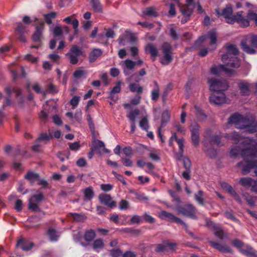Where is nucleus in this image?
Wrapping results in <instances>:
<instances>
[{
    "instance_id": "nucleus-48",
    "label": "nucleus",
    "mask_w": 257,
    "mask_h": 257,
    "mask_svg": "<svg viewBox=\"0 0 257 257\" xmlns=\"http://www.w3.org/2000/svg\"><path fill=\"white\" fill-rule=\"evenodd\" d=\"M70 52L72 54L77 55L78 56L82 55V50L79 48L78 46L75 45H74L71 47L70 49Z\"/></svg>"
},
{
    "instance_id": "nucleus-29",
    "label": "nucleus",
    "mask_w": 257,
    "mask_h": 257,
    "mask_svg": "<svg viewBox=\"0 0 257 257\" xmlns=\"http://www.w3.org/2000/svg\"><path fill=\"white\" fill-rule=\"evenodd\" d=\"M57 16V13L56 12H51L49 13L44 14L43 18L46 23L48 25H50L52 24V20L55 19Z\"/></svg>"
},
{
    "instance_id": "nucleus-30",
    "label": "nucleus",
    "mask_w": 257,
    "mask_h": 257,
    "mask_svg": "<svg viewBox=\"0 0 257 257\" xmlns=\"http://www.w3.org/2000/svg\"><path fill=\"white\" fill-rule=\"evenodd\" d=\"M128 88L132 92H136L138 94H140L143 92V87L135 83H131L128 85Z\"/></svg>"
},
{
    "instance_id": "nucleus-57",
    "label": "nucleus",
    "mask_w": 257,
    "mask_h": 257,
    "mask_svg": "<svg viewBox=\"0 0 257 257\" xmlns=\"http://www.w3.org/2000/svg\"><path fill=\"white\" fill-rule=\"evenodd\" d=\"M138 25H141L142 27L147 28L149 30L152 29L154 27V25L153 23L148 22H139Z\"/></svg>"
},
{
    "instance_id": "nucleus-11",
    "label": "nucleus",
    "mask_w": 257,
    "mask_h": 257,
    "mask_svg": "<svg viewBox=\"0 0 257 257\" xmlns=\"http://www.w3.org/2000/svg\"><path fill=\"white\" fill-rule=\"evenodd\" d=\"M5 91L7 93L8 96L5 97V102L3 104V108L2 109L3 110H4L5 106H11L12 104V102L10 99V97L12 92L16 94L17 97L21 96L22 93L21 89L17 87H14L13 89H12L10 86H8L5 88Z\"/></svg>"
},
{
    "instance_id": "nucleus-15",
    "label": "nucleus",
    "mask_w": 257,
    "mask_h": 257,
    "mask_svg": "<svg viewBox=\"0 0 257 257\" xmlns=\"http://www.w3.org/2000/svg\"><path fill=\"white\" fill-rule=\"evenodd\" d=\"M140 111L139 109L138 108H136L131 111L127 115V117L131 122V130L130 131V133L131 134H134L136 131V118L137 116L140 115Z\"/></svg>"
},
{
    "instance_id": "nucleus-21",
    "label": "nucleus",
    "mask_w": 257,
    "mask_h": 257,
    "mask_svg": "<svg viewBox=\"0 0 257 257\" xmlns=\"http://www.w3.org/2000/svg\"><path fill=\"white\" fill-rule=\"evenodd\" d=\"M194 108L195 109V115L197 120L199 121H204L207 117L204 110L197 105H194Z\"/></svg>"
},
{
    "instance_id": "nucleus-26",
    "label": "nucleus",
    "mask_w": 257,
    "mask_h": 257,
    "mask_svg": "<svg viewBox=\"0 0 257 257\" xmlns=\"http://www.w3.org/2000/svg\"><path fill=\"white\" fill-rule=\"evenodd\" d=\"M40 176L37 173L29 171L24 176V178L31 183H34L36 180H39Z\"/></svg>"
},
{
    "instance_id": "nucleus-53",
    "label": "nucleus",
    "mask_w": 257,
    "mask_h": 257,
    "mask_svg": "<svg viewBox=\"0 0 257 257\" xmlns=\"http://www.w3.org/2000/svg\"><path fill=\"white\" fill-rule=\"evenodd\" d=\"M136 198L140 201H146L149 200L148 197L145 195L144 193L136 192L135 193Z\"/></svg>"
},
{
    "instance_id": "nucleus-55",
    "label": "nucleus",
    "mask_w": 257,
    "mask_h": 257,
    "mask_svg": "<svg viewBox=\"0 0 257 257\" xmlns=\"http://www.w3.org/2000/svg\"><path fill=\"white\" fill-rule=\"evenodd\" d=\"M85 74V72L84 70L80 69H78L74 72L73 76L74 78L76 79H79L83 76V75Z\"/></svg>"
},
{
    "instance_id": "nucleus-27",
    "label": "nucleus",
    "mask_w": 257,
    "mask_h": 257,
    "mask_svg": "<svg viewBox=\"0 0 257 257\" xmlns=\"http://www.w3.org/2000/svg\"><path fill=\"white\" fill-rule=\"evenodd\" d=\"M238 87L241 95H248L250 94L249 84L247 82H241L238 84Z\"/></svg>"
},
{
    "instance_id": "nucleus-28",
    "label": "nucleus",
    "mask_w": 257,
    "mask_h": 257,
    "mask_svg": "<svg viewBox=\"0 0 257 257\" xmlns=\"http://www.w3.org/2000/svg\"><path fill=\"white\" fill-rule=\"evenodd\" d=\"M194 7H188L186 5H182L180 7V12L183 16L191 17L194 11Z\"/></svg>"
},
{
    "instance_id": "nucleus-19",
    "label": "nucleus",
    "mask_w": 257,
    "mask_h": 257,
    "mask_svg": "<svg viewBox=\"0 0 257 257\" xmlns=\"http://www.w3.org/2000/svg\"><path fill=\"white\" fill-rule=\"evenodd\" d=\"M222 136L220 133L219 134H215L212 136H210L209 139V141L211 146H213L216 145L217 147H220L221 146H223V144L221 141V138Z\"/></svg>"
},
{
    "instance_id": "nucleus-59",
    "label": "nucleus",
    "mask_w": 257,
    "mask_h": 257,
    "mask_svg": "<svg viewBox=\"0 0 257 257\" xmlns=\"http://www.w3.org/2000/svg\"><path fill=\"white\" fill-rule=\"evenodd\" d=\"M69 148L71 151H77L80 148V143L79 142H75L73 143H69Z\"/></svg>"
},
{
    "instance_id": "nucleus-6",
    "label": "nucleus",
    "mask_w": 257,
    "mask_h": 257,
    "mask_svg": "<svg viewBox=\"0 0 257 257\" xmlns=\"http://www.w3.org/2000/svg\"><path fill=\"white\" fill-rule=\"evenodd\" d=\"M210 84V89L213 92H222L228 87L227 82L225 80H219L215 78L210 79L208 81Z\"/></svg>"
},
{
    "instance_id": "nucleus-36",
    "label": "nucleus",
    "mask_w": 257,
    "mask_h": 257,
    "mask_svg": "<svg viewBox=\"0 0 257 257\" xmlns=\"http://www.w3.org/2000/svg\"><path fill=\"white\" fill-rule=\"evenodd\" d=\"M84 200H90L94 196V193L92 187L85 188L84 190Z\"/></svg>"
},
{
    "instance_id": "nucleus-7",
    "label": "nucleus",
    "mask_w": 257,
    "mask_h": 257,
    "mask_svg": "<svg viewBox=\"0 0 257 257\" xmlns=\"http://www.w3.org/2000/svg\"><path fill=\"white\" fill-rule=\"evenodd\" d=\"M177 210L179 213L184 216L193 219H197V217L196 215V208L191 204H187L183 206H178L177 207Z\"/></svg>"
},
{
    "instance_id": "nucleus-13",
    "label": "nucleus",
    "mask_w": 257,
    "mask_h": 257,
    "mask_svg": "<svg viewBox=\"0 0 257 257\" xmlns=\"http://www.w3.org/2000/svg\"><path fill=\"white\" fill-rule=\"evenodd\" d=\"M44 25L45 23L43 21L38 22L36 25V30L32 36V39L34 42H40L41 41Z\"/></svg>"
},
{
    "instance_id": "nucleus-14",
    "label": "nucleus",
    "mask_w": 257,
    "mask_h": 257,
    "mask_svg": "<svg viewBox=\"0 0 257 257\" xmlns=\"http://www.w3.org/2000/svg\"><path fill=\"white\" fill-rule=\"evenodd\" d=\"M207 39L210 40V44L213 45L216 43L217 41L216 35L215 32L210 31L208 32L207 35H204L200 37L195 42V45L198 46L204 42Z\"/></svg>"
},
{
    "instance_id": "nucleus-12",
    "label": "nucleus",
    "mask_w": 257,
    "mask_h": 257,
    "mask_svg": "<svg viewBox=\"0 0 257 257\" xmlns=\"http://www.w3.org/2000/svg\"><path fill=\"white\" fill-rule=\"evenodd\" d=\"M210 102L215 105H220L225 102V95L222 92H214L209 97Z\"/></svg>"
},
{
    "instance_id": "nucleus-64",
    "label": "nucleus",
    "mask_w": 257,
    "mask_h": 257,
    "mask_svg": "<svg viewBox=\"0 0 257 257\" xmlns=\"http://www.w3.org/2000/svg\"><path fill=\"white\" fill-rule=\"evenodd\" d=\"M170 35L174 40H177L179 39V35L176 32L174 28L172 27L170 29Z\"/></svg>"
},
{
    "instance_id": "nucleus-32",
    "label": "nucleus",
    "mask_w": 257,
    "mask_h": 257,
    "mask_svg": "<svg viewBox=\"0 0 257 257\" xmlns=\"http://www.w3.org/2000/svg\"><path fill=\"white\" fill-rule=\"evenodd\" d=\"M50 31L52 33L54 38L60 37L63 34V30L61 27L56 26L54 28L50 27Z\"/></svg>"
},
{
    "instance_id": "nucleus-44",
    "label": "nucleus",
    "mask_w": 257,
    "mask_h": 257,
    "mask_svg": "<svg viewBox=\"0 0 257 257\" xmlns=\"http://www.w3.org/2000/svg\"><path fill=\"white\" fill-rule=\"evenodd\" d=\"M221 186L223 189H224L225 191L228 193L230 195L232 194L234 192L235 190L233 188V187L225 182H223L221 184Z\"/></svg>"
},
{
    "instance_id": "nucleus-22",
    "label": "nucleus",
    "mask_w": 257,
    "mask_h": 257,
    "mask_svg": "<svg viewBox=\"0 0 257 257\" xmlns=\"http://www.w3.org/2000/svg\"><path fill=\"white\" fill-rule=\"evenodd\" d=\"M146 53L150 54L151 57L155 58L158 55V51L156 47L152 43L148 44L145 47Z\"/></svg>"
},
{
    "instance_id": "nucleus-35",
    "label": "nucleus",
    "mask_w": 257,
    "mask_h": 257,
    "mask_svg": "<svg viewBox=\"0 0 257 257\" xmlns=\"http://www.w3.org/2000/svg\"><path fill=\"white\" fill-rule=\"evenodd\" d=\"M203 195L204 192L201 190L194 195L195 200L201 205H204L205 204V201L203 198Z\"/></svg>"
},
{
    "instance_id": "nucleus-34",
    "label": "nucleus",
    "mask_w": 257,
    "mask_h": 257,
    "mask_svg": "<svg viewBox=\"0 0 257 257\" xmlns=\"http://www.w3.org/2000/svg\"><path fill=\"white\" fill-rule=\"evenodd\" d=\"M47 234L49 236L51 241H56L58 240L59 236L57 235V232L55 229L49 228L47 230Z\"/></svg>"
},
{
    "instance_id": "nucleus-24",
    "label": "nucleus",
    "mask_w": 257,
    "mask_h": 257,
    "mask_svg": "<svg viewBox=\"0 0 257 257\" xmlns=\"http://www.w3.org/2000/svg\"><path fill=\"white\" fill-rule=\"evenodd\" d=\"M102 54V51L100 49L95 48L92 50L89 55L88 60L89 62L93 63Z\"/></svg>"
},
{
    "instance_id": "nucleus-51",
    "label": "nucleus",
    "mask_w": 257,
    "mask_h": 257,
    "mask_svg": "<svg viewBox=\"0 0 257 257\" xmlns=\"http://www.w3.org/2000/svg\"><path fill=\"white\" fill-rule=\"evenodd\" d=\"M87 120L88 121L89 127L91 132L92 134H94L95 132V126L93 122L92 118L91 117L90 114H88L87 115Z\"/></svg>"
},
{
    "instance_id": "nucleus-61",
    "label": "nucleus",
    "mask_w": 257,
    "mask_h": 257,
    "mask_svg": "<svg viewBox=\"0 0 257 257\" xmlns=\"http://www.w3.org/2000/svg\"><path fill=\"white\" fill-rule=\"evenodd\" d=\"M80 101V97L74 96L71 99L70 103L72 106L73 108H75L78 104Z\"/></svg>"
},
{
    "instance_id": "nucleus-52",
    "label": "nucleus",
    "mask_w": 257,
    "mask_h": 257,
    "mask_svg": "<svg viewBox=\"0 0 257 257\" xmlns=\"http://www.w3.org/2000/svg\"><path fill=\"white\" fill-rule=\"evenodd\" d=\"M224 214H225V217L231 220L232 221H234V222H236L237 223L239 222V219L238 218H237L232 214V212L228 211H226L225 212Z\"/></svg>"
},
{
    "instance_id": "nucleus-16",
    "label": "nucleus",
    "mask_w": 257,
    "mask_h": 257,
    "mask_svg": "<svg viewBox=\"0 0 257 257\" xmlns=\"http://www.w3.org/2000/svg\"><path fill=\"white\" fill-rule=\"evenodd\" d=\"M98 198L101 203L107 206L110 208L116 207V202L112 200L110 195L100 194Z\"/></svg>"
},
{
    "instance_id": "nucleus-54",
    "label": "nucleus",
    "mask_w": 257,
    "mask_h": 257,
    "mask_svg": "<svg viewBox=\"0 0 257 257\" xmlns=\"http://www.w3.org/2000/svg\"><path fill=\"white\" fill-rule=\"evenodd\" d=\"M183 166L185 170H191V162L189 158L184 157L183 159Z\"/></svg>"
},
{
    "instance_id": "nucleus-20",
    "label": "nucleus",
    "mask_w": 257,
    "mask_h": 257,
    "mask_svg": "<svg viewBox=\"0 0 257 257\" xmlns=\"http://www.w3.org/2000/svg\"><path fill=\"white\" fill-rule=\"evenodd\" d=\"M252 147L251 145H247L246 147H242L241 145H235L232 147L230 151V156L233 157H237L240 154L241 155L242 150L245 149L246 147Z\"/></svg>"
},
{
    "instance_id": "nucleus-10",
    "label": "nucleus",
    "mask_w": 257,
    "mask_h": 257,
    "mask_svg": "<svg viewBox=\"0 0 257 257\" xmlns=\"http://www.w3.org/2000/svg\"><path fill=\"white\" fill-rule=\"evenodd\" d=\"M233 68H231L229 66H227L226 64H220L218 66H214L210 69V72L214 75H219L222 72H224L226 74L231 75L234 71Z\"/></svg>"
},
{
    "instance_id": "nucleus-17",
    "label": "nucleus",
    "mask_w": 257,
    "mask_h": 257,
    "mask_svg": "<svg viewBox=\"0 0 257 257\" xmlns=\"http://www.w3.org/2000/svg\"><path fill=\"white\" fill-rule=\"evenodd\" d=\"M209 244L213 248L223 253H232V249L226 244H221L214 241H209Z\"/></svg>"
},
{
    "instance_id": "nucleus-62",
    "label": "nucleus",
    "mask_w": 257,
    "mask_h": 257,
    "mask_svg": "<svg viewBox=\"0 0 257 257\" xmlns=\"http://www.w3.org/2000/svg\"><path fill=\"white\" fill-rule=\"evenodd\" d=\"M123 154L126 157H131L133 155V151L131 147H126L123 148Z\"/></svg>"
},
{
    "instance_id": "nucleus-9",
    "label": "nucleus",
    "mask_w": 257,
    "mask_h": 257,
    "mask_svg": "<svg viewBox=\"0 0 257 257\" xmlns=\"http://www.w3.org/2000/svg\"><path fill=\"white\" fill-rule=\"evenodd\" d=\"M159 217L162 219H168V221L171 222H175L177 224H180L184 226L186 233L190 232L188 230V226L182 219L175 216L174 215L171 213L168 212L166 211H161L159 214Z\"/></svg>"
},
{
    "instance_id": "nucleus-37",
    "label": "nucleus",
    "mask_w": 257,
    "mask_h": 257,
    "mask_svg": "<svg viewBox=\"0 0 257 257\" xmlns=\"http://www.w3.org/2000/svg\"><path fill=\"white\" fill-rule=\"evenodd\" d=\"M139 125L142 129L146 132H148L150 126L149 125V121L147 117L144 116L142 118L140 121Z\"/></svg>"
},
{
    "instance_id": "nucleus-8",
    "label": "nucleus",
    "mask_w": 257,
    "mask_h": 257,
    "mask_svg": "<svg viewBox=\"0 0 257 257\" xmlns=\"http://www.w3.org/2000/svg\"><path fill=\"white\" fill-rule=\"evenodd\" d=\"M44 199V196L42 193L35 194L31 196L29 200V209L33 212H39L41 210L39 204Z\"/></svg>"
},
{
    "instance_id": "nucleus-33",
    "label": "nucleus",
    "mask_w": 257,
    "mask_h": 257,
    "mask_svg": "<svg viewBox=\"0 0 257 257\" xmlns=\"http://www.w3.org/2000/svg\"><path fill=\"white\" fill-rule=\"evenodd\" d=\"M96 233L94 230L89 229L86 230L84 234V238L86 241H92L95 237Z\"/></svg>"
},
{
    "instance_id": "nucleus-45",
    "label": "nucleus",
    "mask_w": 257,
    "mask_h": 257,
    "mask_svg": "<svg viewBox=\"0 0 257 257\" xmlns=\"http://www.w3.org/2000/svg\"><path fill=\"white\" fill-rule=\"evenodd\" d=\"M51 138V135H48L46 133H41L36 140V142L41 143L42 141H49Z\"/></svg>"
},
{
    "instance_id": "nucleus-25",
    "label": "nucleus",
    "mask_w": 257,
    "mask_h": 257,
    "mask_svg": "<svg viewBox=\"0 0 257 257\" xmlns=\"http://www.w3.org/2000/svg\"><path fill=\"white\" fill-rule=\"evenodd\" d=\"M93 11L97 13H102L103 12V7L99 0H90Z\"/></svg>"
},
{
    "instance_id": "nucleus-43",
    "label": "nucleus",
    "mask_w": 257,
    "mask_h": 257,
    "mask_svg": "<svg viewBox=\"0 0 257 257\" xmlns=\"http://www.w3.org/2000/svg\"><path fill=\"white\" fill-rule=\"evenodd\" d=\"M213 230L214 231V235L216 237H217L221 240H222L224 238V232L220 227L217 226Z\"/></svg>"
},
{
    "instance_id": "nucleus-50",
    "label": "nucleus",
    "mask_w": 257,
    "mask_h": 257,
    "mask_svg": "<svg viewBox=\"0 0 257 257\" xmlns=\"http://www.w3.org/2000/svg\"><path fill=\"white\" fill-rule=\"evenodd\" d=\"M124 65L128 70H133L136 65V62L130 59H126L124 62Z\"/></svg>"
},
{
    "instance_id": "nucleus-49",
    "label": "nucleus",
    "mask_w": 257,
    "mask_h": 257,
    "mask_svg": "<svg viewBox=\"0 0 257 257\" xmlns=\"http://www.w3.org/2000/svg\"><path fill=\"white\" fill-rule=\"evenodd\" d=\"M200 134H191V140L193 145L197 147L199 144Z\"/></svg>"
},
{
    "instance_id": "nucleus-41",
    "label": "nucleus",
    "mask_w": 257,
    "mask_h": 257,
    "mask_svg": "<svg viewBox=\"0 0 257 257\" xmlns=\"http://www.w3.org/2000/svg\"><path fill=\"white\" fill-rule=\"evenodd\" d=\"M253 182V179L249 177L242 178L239 180V184L243 186H251Z\"/></svg>"
},
{
    "instance_id": "nucleus-2",
    "label": "nucleus",
    "mask_w": 257,
    "mask_h": 257,
    "mask_svg": "<svg viewBox=\"0 0 257 257\" xmlns=\"http://www.w3.org/2000/svg\"><path fill=\"white\" fill-rule=\"evenodd\" d=\"M215 12L218 17H223L228 24H234L235 23H237L243 28L247 27L249 25V22L245 19L242 15V11H239L233 14V9L231 5H227L222 10L216 9Z\"/></svg>"
},
{
    "instance_id": "nucleus-31",
    "label": "nucleus",
    "mask_w": 257,
    "mask_h": 257,
    "mask_svg": "<svg viewBox=\"0 0 257 257\" xmlns=\"http://www.w3.org/2000/svg\"><path fill=\"white\" fill-rule=\"evenodd\" d=\"M144 15L153 17H157L158 16V13L156 11V9L153 7H148L145 10L142 11Z\"/></svg>"
},
{
    "instance_id": "nucleus-47",
    "label": "nucleus",
    "mask_w": 257,
    "mask_h": 257,
    "mask_svg": "<svg viewBox=\"0 0 257 257\" xmlns=\"http://www.w3.org/2000/svg\"><path fill=\"white\" fill-rule=\"evenodd\" d=\"M104 242L101 239H97L93 243V248L96 250L97 249H101L104 247Z\"/></svg>"
},
{
    "instance_id": "nucleus-46",
    "label": "nucleus",
    "mask_w": 257,
    "mask_h": 257,
    "mask_svg": "<svg viewBox=\"0 0 257 257\" xmlns=\"http://www.w3.org/2000/svg\"><path fill=\"white\" fill-rule=\"evenodd\" d=\"M170 116L168 111H165L163 112L161 120V127L165 126L167 123L169 121Z\"/></svg>"
},
{
    "instance_id": "nucleus-56",
    "label": "nucleus",
    "mask_w": 257,
    "mask_h": 257,
    "mask_svg": "<svg viewBox=\"0 0 257 257\" xmlns=\"http://www.w3.org/2000/svg\"><path fill=\"white\" fill-rule=\"evenodd\" d=\"M160 89H154L151 92V98L156 101L159 97Z\"/></svg>"
},
{
    "instance_id": "nucleus-60",
    "label": "nucleus",
    "mask_w": 257,
    "mask_h": 257,
    "mask_svg": "<svg viewBox=\"0 0 257 257\" xmlns=\"http://www.w3.org/2000/svg\"><path fill=\"white\" fill-rule=\"evenodd\" d=\"M142 217L147 222L150 223H153L155 222V218L147 213H144Z\"/></svg>"
},
{
    "instance_id": "nucleus-3",
    "label": "nucleus",
    "mask_w": 257,
    "mask_h": 257,
    "mask_svg": "<svg viewBox=\"0 0 257 257\" xmlns=\"http://www.w3.org/2000/svg\"><path fill=\"white\" fill-rule=\"evenodd\" d=\"M228 123L234 124L237 128L246 129L251 133L257 132V124H255V118L252 116H243L239 113H234L229 117Z\"/></svg>"
},
{
    "instance_id": "nucleus-23",
    "label": "nucleus",
    "mask_w": 257,
    "mask_h": 257,
    "mask_svg": "<svg viewBox=\"0 0 257 257\" xmlns=\"http://www.w3.org/2000/svg\"><path fill=\"white\" fill-rule=\"evenodd\" d=\"M240 46L242 50L247 54L253 55L256 53L254 47L249 46L245 40L241 41Z\"/></svg>"
},
{
    "instance_id": "nucleus-1",
    "label": "nucleus",
    "mask_w": 257,
    "mask_h": 257,
    "mask_svg": "<svg viewBox=\"0 0 257 257\" xmlns=\"http://www.w3.org/2000/svg\"><path fill=\"white\" fill-rule=\"evenodd\" d=\"M244 157V161L237 164V167L242 169L241 173L245 175L248 174L252 169L257 176V146L254 149L246 150L242 154ZM251 190L257 193V180H253L251 185Z\"/></svg>"
},
{
    "instance_id": "nucleus-39",
    "label": "nucleus",
    "mask_w": 257,
    "mask_h": 257,
    "mask_svg": "<svg viewBox=\"0 0 257 257\" xmlns=\"http://www.w3.org/2000/svg\"><path fill=\"white\" fill-rule=\"evenodd\" d=\"M213 146L210 145V147L205 150L206 155L211 159L215 158L217 154V150L214 149Z\"/></svg>"
},
{
    "instance_id": "nucleus-18",
    "label": "nucleus",
    "mask_w": 257,
    "mask_h": 257,
    "mask_svg": "<svg viewBox=\"0 0 257 257\" xmlns=\"http://www.w3.org/2000/svg\"><path fill=\"white\" fill-rule=\"evenodd\" d=\"M16 246L21 248L24 251H28L34 246V243L24 238H22L17 241Z\"/></svg>"
},
{
    "instance_id": "nucleus-4",
    "label": "nucleus",
    "mask_w": 257,
    "mask_h": 257,
    "mask_svg": "<svg viewBox=\"0 0 257 257\" xmlns=\"http://www.w3.org/2000/svg\"><path fill=\"white\" fill-rule=\"evenodd\" d=\"M227 52L222 55L221 61L227 66L232 68L237 69L240 66V59L237 57L239 53L238 48L233 45H229L226 47Z\"/></svg>"
},
{
    "instance_id": "nucleus-5",
    "label": "nucleus",
    "mask_w": 257,
    "mask_h": 257,
    "mask_svg": "<svg viewBox=\"0 0 257 257\" xmlns=\"http://www.w3.org/2000/svg\"><path fill=\"white\" fill-rule=\"evenodd\" d=\"M161 48L164 56L163 58H160V62L163 65H168L173 60L172 55L173 50L172 46L169 42H166L162 44Z\"/></svg>"
},
{
    "instance_id": "nucleus-42",
    "label": "nucleus",
    "mask_w": 257,
    "mask_h": 257,
    "mask_svg": "<svg viewBox=\"0 0 257 257\" xmlns=\"http://www.w3.org/2000/svg\"><path fill=\"white\" fill-rule=\"evenodd\" d=\"M70 215L72 216L75 221L77 222H83L86 219V217L84 215L77 213H71Z\"/></svg>"
},
{
    "instance_id": "nucleus-63",
    "label": "nucleus",
    "mask_w": 257,
    "mask_h": 257,
    "mask_svg": "<svg viewBox=\"0 0 257 257\" xmlns=\"http://www.w3.org/2000/svg\"><path fill=\"white\" fill-rule=\"evenodd\" d=\"M121 84V81H119L116 82V85L110 91L111 94L112 93H118L120 92L121 88L120 85Z\"/></svg>"
},
{
    "instance_id": "nucleus-38",
    "label": "nucleus",
    "mask_w": 257,
    "mask_h": 257,
    "mask_svg": "<svg viewBox=\"0 0 257 257\" xmlns=\"http://www.w3.org/2000/svg\"><path fill=\"white\" fill-rule=\"evenodd\" d=\"M200 126L197 122H192L189 126L191 134H200Z\"/></svg>"
},
{
    "instance_id": "nucleus-40",
    "label": "nucleus",
    "mask_w": 257,
    "mask_h": 257,
    "mask_svg": "<svg viewBox=\"0 0 257 257\" xmlns=\"http://www.w3.org/2000/svg\"><path fill=\"white\" fill-rule=\"evenodd\" d=\"M26 30V26H25L22 23H19L16 29V31L20 35H22L25 32ZM21 40L23 42H25V38L22 36L21 37Z\"/></svg>"
},
{
    "instance_id": "nucleus-58",
    "label": "nucleus",
    "mask_w": 257,
    "mask_h": 257,
    "mask_svg": "<svg viewBox=\"0 0 257 257\" xmlns=\"http://www.w3.org/2000/svg\"><path fill=\"white\" fill-rule=\"evenodd\" d=\"M79 22L77 19H75L73 22V28L74 29L73 36H77L78 34L79 30L78 29Z\"/></svg>"
}]
</instances>
